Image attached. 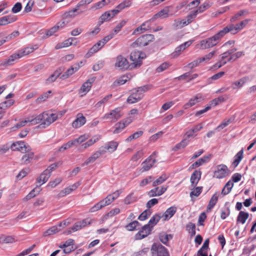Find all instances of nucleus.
Here are the masks:
<instances>
[{
  "instance_id": "obj_1",
  "label": "nucleus",
  "mask_w": 256,
  "mask_h": 256,
  "mask_svg": "<svg viewBox=\"0 0 256 256\" xmlns=\"http://www.w3.org/2000/svg\"><path fill=\"white\" fill-rule=\"evenodd\" d=\"M33 118L35 125L40 124L38 128H46L58 119V115L49 111H46L37 116L33 115Z\"/></svg>"
},
{
  "instance_id": "obj_2",
  "label": "nucleus",
  "mask_w": 256,
  "mask_h": 256,
  "mask_svg": "<svg viewBox=\"0 0 256 256\" xmlns=\"http://www.w3.org/2000/svg\"><path fill=\"white\" fill-rule=\"evenodd\" d=\"M226 34V33L223 28L213 36L200 40L198 44L200 48L206 50L216 46Z\"/></svg>"
},
{
  "instance_id": "obj_3",
  "label": "nucleus",
  "mask_w": 256,
  "mask_h": 256,
  "mask_svg": "<svg viewBox=\"0 0 256 256\" xmlns=\"http://www.w3.org/2000/svg\"><path fill=\"white\" fill-rule=\"evenodd\" d=\"M148 88L147 86L139 87L132 90L130 95L127 98L128 104H134L140 100L144 96V93Z\"/></svg>"
},
{
  "instance_id": "obj_4",
  "label": "nucleus",
  "mask_w": 256,
  "mask_h": 256,
  "mask_svg": "<svg viewBox=\"0 0 256 256\" xmlns=\"http://www.w3.org/2000/svg\"><path fill=\"white\" fill-rule=\"evenodd\" d=\"M250 20L248 19H246L236 25L233 24H228L224 28L226 34L228 32H230L232 34H234L243 29L248 24Z\"/></svg>"
},
{
  "instance_id": "obj_5",
  "label": "nucleus",
  "mask_w": 256,
  "mask_h": 256,
  "mask_svg": "<svg viewBox=\"0 0 256 256\" xmlns=\"http://www.w3.org/2000/svg\"><path fill=\"white\" fill-rule=\"evenodd\" d=\"M154 40L153 34H146L138 38L135 42L132 44L134 48L136 46L143 47L148 45L150 42Z\"/></svg>"
},
{
  "instance_id": "obj_6",
  "label": "nucleus",
  "mask_w": 256,
  "mask_h": 256,
  "mask_svg": "<svg viewBox=\"0 0 256 256\" xmlns=\"http://www.w3.org/2000/svg\"><path fill=\"white\" fill-rule=\"evenodd\" d=\"M122 116V108L118 107L110 110L109 112L104 114L102 118V120H110L112 122H115L121 118Z\"/></svg>"
},
{
  "instance_id": "obj_7",
  "label": "nucleus",
  "mask_w": 256,
  "mask_h": 256,
  "mask_svg": "<svg viewBox=\"0 0 256 256\" xmlns=\"http://www.w3.org/2000/svg\"><path fill=\"white\" fill-rule=\"evenodd\" d=\"M156 152L153 153L147 158L142 164V168L140 170L141 172H144L148 171L155 164L156 160L155 158V156L156 154Z\"/></svg>"
},
{
  "instance_id": "obj_8",
  "label": "nucleus",
  "mask_w": 256,
  "mask_h": 256,
  "mask_svg": "<svg viewBox=\"0 0 256 256\" xmlns=\"http://www.w3.org/2000/svg\"><path fill=\"white\" fill-rule=\"evenodd\" d=\"M146 57V54L141 52L134 51L131 52L130 59L132 62L130 64L131 68H134L137 66H140L142 60Z\"/></svg>"
},
{
  "instance_id": "obj_9",
  "label": "nucleus",
  "mask_w": 256,
  "mask_h": 256,
  "mask_svg": "<svg viewBox=\"0 0 256 256\" xmlns=\"http://www.w3.org/2000/svg\"><path fill=\"white\" fill-rule=\"evenodd\" d=\"M152 256H169L167 249L161 244H154L151 248Z\"/></svg>"
},
{
  "instance_id": "obj_10",
  "label": "nucleus",
  "mask_w": 256,
  "mask_h": 256,
  "mask_svg": "<svg viewBox=\"0 0 256 256\" xmlns=\"http://www.w3.org/2000/svg\"><path fill=\"white\" fill-rule=\"evenodd\" d=\"M92 0H81L78 2L75 8L69 10L66 14V16L74 17L81 14L83 11H80V8L82 6L90 4Z\"/></svg>"
},
{
  "instance_id": "obj_11",
  "label": "nucleus",
  "mask_w": 256,
  "mask_h": 256,
  "mask_svg": "<svg viewBox=\"0 0 256 256\" xmlns=\"http://www.w3.org/2000/svg\"><path fill=\"white\" fill-rule=\"evenodd\" d=\"M12 150L20 151L22 153H26L32 150L30 146L26 144L24 141H18L14 142L10 146Z\"/></svg>"
},
{
  "instance_id": "obj_12",
  "label": "nucleus",
  "mask_w": 256,
  "mask_h": 256,
  "mask_svg": "<svg viewBox=\"0 0 256 256\" xmlns=\"http://www.w3.org/2000/svg\"><path fill=\"white\" fill-rule=\"evenodd\" d=\"M114 66L120 70H127L130 66L129 62L128 60L122 55H118L116 58Z\"/></svg>"
},
{
  "instance_id": "obj_13",
  "label": "nucleus",
  "mask_w": 256,
  "mask_h": 256,
  "mask_svg": "<svg viewBox=\"0 0 256 256\" xmlns=\"http://www.w3.org/2000/svg\"><path fill=\"white\" fill-rule=\"evenodd\" d=\"M118 13L115 8L105 12L99 18L98 22L100 24H102L104 22L110 20Z\"/></svg>"
},
{
  "instance_id": "obj_14",
  "label": "nucleus",
  "mask_w": 256,
  "mask_h": 256,
  "mask_svg": "<svg viewBox=\"0 0 256 256\" xmlns=\"http://www.w3.org/2000/svg\"><path fill=\"white\" fill-rule=\"evenodd\" d=\"M95 81V78H92L84 82L78 90V94L81 96H85L91 89L92 84Z\"/></svg>"
},
{
  "instance_id": "obj_15",
  "label": "nucleus",
  "mask_w": 256,
  "mask_h": 256,
  "mask_svg": "<svg viewBox=\"0 0 256 256\" xmlns=\"http://www.w3.org/2000/svg\"><path fill=\"white\" fill-rule=\"evenodd\" d=\"M168 186H163L161 187H156L148 191L147 193L150 198L158 196L164 194L168 189Z\"/></svg>"
},
{
  "instance_id": "obj_16",
  "label": "nucleus",
  "mask_w": 256,
  "mask_h": 256,
  "mask_svg": "<svg viewBox=\"0 0 256 256\" xmlns=\"http://www.w3.org/2000/svg\"><path fill=\"white\" fill-rule=\"evenodd\" d=\"M118 143L115 141H110L107 142L104 146H101L100 148L104 154L106 152L110 153L116 151L118 148Z\"/></svg>"
},
{
  "instance_id": "obj_17",
  "label": "nucleus",
  "mask_w": 256,
  "mask_h": 256,
  "mask_svg": "<svg viewBox=\"0 0 256 256\" xmlns=\"http://www.w3.org/2000/svg\"><path fill=\"white\" fill-rule=\"evenodd\" d=\"M66 26V23L64 21L58 22L54 26L48 30L46 33V36L44 38H48L54 34V33L61 30Z\"/></svg>"
},
{
  "instance_id": "obj_18",
  "label": "nucleus",
  "mask_w": 256,
  "mask_h": 256,
  "mask_svg": "<svg viewBox=\"0 0 256 256\" xmlns=\"http://www.w3.org/2000/svg\"><path fill=\"white\" fill-rule=\"evenodd\" d=\"M228 171V168L226 165H218L217 166V170L214 172V176L217 178H224Z\"/></svg>"
},
{
  "instance_id": "obj_19",
  "label": "nucleus",
  "mask_w": 256,
  "mask_h": 256,
  "mask_svg": "<svg viewBox=\"0 0 256 256\" xmlns=\"http://www.w3.org/2000/svg\"><path fill=\"white\" fill-rule=\"evenodd\" d=\"M86 118L82 113H78L76 115V118L72 122V126L73 128H78L86 122Z\"/></svg>"
},
{
  "instance_id": "obj_20",
  "label": "nucleus",
  "mask_w": 256,
  "mask_h": 256,
  "mask_svg": "<svg viewBox=\"0 0 256 256\" xmlns=\"http://www.w3.org/2000/svg\"><path fill=\"white\" fill-rule=\"evenodd\" d=\"M152 228L149 226V224H146L142 226L141 230H140L136 235V238L138 240H141L148 236L152 231Z\"/></svg>"
},
{
  "instance_id": "obj_21",
  "label": "nucleus",
  "mask_w": 256,
  "mask_h": 256,
  "mask_svg": "<svg viewBox=\"0 0 256 256\" xmlns=\"http://www.w3.org/2000/svg\"><path fill=\"white\" fill-rule=\"evenodd\" d=\"M202 172L200 170H195L190 176V181L192 187H195L200 180Z\"/></svg>"
},
{
  "instance_id": "obj_22",
  "label": "nucleus",
  "mask_w": 256,
  "mask_h": 256,
  "mask_svg": "<svg viewBox=\"0 0 256 256\" xmlns=\"http://www.w3.org/2000/svg\"><path fill=\"white\" fill-rule=\"evenodd\" d=\"M104 152L100 147L98 150L93 153L89 158H88L84 163L86 164H89L93 163L98 158L102 155L104 154Z\"/></svg>"
},
{
  "instance_id": "obj_23",
  "label": "nucleus",
  "mask_w": 256,
  "mask_h": 256,
  "mask_svg": "<svg viewBox=\"0 0 256 256\" xmlns=\"http://www.w3.org/2000/svg\"><path fill=\"white\" fill-rule=\"evenodd\" d=\"M236 50V48H232L224 52L220 56V60L222 62H224V64H226L228 62L232 60V54L234 53Z\"/></svg>"
},
{
  "instance_id": "obj_24",
  "label": "nucleus",
  "mask_w": 256,
  "mask_h": 256,
  "mask_svg": "<svg viewBox=\"0 0 256 256\" xmlns=\"http://www.w3.org/2000/svg\"><path fill=\"white\" fill-rule=\"evenodd\" d=\"M202 100V94H198L194 96V97L191 98L189 101L185 104L184 106V109H188L193 106L195 105L197 103L200 102Z\"/></svg>"
},
{
  "instance_id": "obj_25",
  "label": "nucleus",
  "mask_w": 256,
  "mask_h": 256,
  "mask_svg": "<svg viewBox=\"0 0 256 256\" xmlns=\"http://www.w3.org/2000/svg\"><path fill=\"white\" fill-rule=\"evenodd\" d=\"M177 210V208L175 206H172L168 208L162 216L163 220H168L176 214Z\"/></svg>"
},
{
  "instance_id": "obj_26",
  "label": "nucleus",
  "mask_w": 256,
  "mask_h": 256,
  "mask_svg": "<svg viewBox=\"0 0 256 256\" xmlns=\"http://www.w3.org/2000/svg\"><path fill=\"white\" fill-rule=\"evenodd\" d=\"M19 54L18 51L12 54L3 62V66H6L14 64L16 60L20 58Z\"/></svg>"
},
{
  "instance_id": "obj_27",
  "label": "nucleus",
  "mask_w": 256,
  "mask_h": 256,
  "mask_svg": "<svg viewBox=\"0 0 256 256\" xmlns=\"http://www.w3.org/2000/svg\"><path fill=\"white\" fill-rule=\"evenodd\" d=\"M170 8H172L170 6H168L164 8L162 10L155 14L152 19L155 20L158 18H166L169 16Z\"/></svg>"
},
{
  "instance_id": "obj_28",
  "label": "nucleus",
  "mask_w": 256,
  "mask_h": 256,
  "mask_svg": "<svg viewBox=\"0 0 256 256\" xmlns=\"http://www.w3.org/2000/svg\"><path fill=\"white\" fill-rule=\"evenodd\" d=\"M150 24L148 21L143 22L140 26L136 28L132 32V34H136L144 33L150 29Z\"/></svg>"
},
{
  "instance_id": "obj_29",
  "label": "nucleus",
  "mask_w": 256,
  "mask_h": 256,
  "mask_svg": "<svg viewBox=\"0 0 256 256\" xmlns=\"http://www.w3.org/2000/svg\"><path fill=\"white\" fill-rule=\"evenodd\" d=\"M132 78L130 74H126L120 76L116 80L113 84L115 86L124 84L128 80H130Z\"/></svg>"
},
{
  "instance_id": "obj_30",
  "label": "nucleus",
  "mask_w": 256,
  "mask_h": 256,
  "mask_svg": "<svg viewBox=\"0 0 256 256\" xmlns=\"http://www.w3.org/2000/svg\"><path fill=\"white\" fill-rule=\"evenodd\" d=\"M38 48L37 46H28L20 50H18V54H20V56L21 58L26 56L32 52L34 50H36Z\"/></svg>"
},
{
  "instance_id": "obj_31",
  "label": "nucleus",
  "mask_w": 256,
  "mask_h": 256,
  "mask_svg": "<svg viewBox=\"0 0 256 256\" xmlns=\"http://www.w3.org/2000/svg\"><path fill=\"white\" fill-rule=\"evenodd\" d=\"M132 2L131 0H124L119 4L116 6L115 8V9L118 14L124 9L130 8L132 6Z\"/></svg>"
},
{
  "instance_id": "obj_32",
  "label": "nucleus",
  "mask_w": 256,
  "mask_h": 256,
  "mask_svg": "<svg viewBox=\"0 0 256 256\" xmlns=\"http://www.w3.org/2000/svg\"><path fill=\"white\" fill-rule=\"evenodd\" d=\"M110 3L108 0H102L94 4L90 7V10L93 11L101 9Z\"/></svg>"
},
{
  "instance_id": "obj_33",
  "label": "nucleus",
  "mask_w": 256,
  "mask_h": 256,
  "mask_svg": "<svg viewBox=\"0 0 256 256\" xmlns=\"http://www.w3.org/2000/svg\"><path fill=\"white\" fill-rule=\"evenodd\" d=\"M28 122L30 123L31 125H35L33 115L29 116H28L24 120H22L20 122L18 123L13 128H20L24 126Z\"/></svg>"
},
{
  "instance_id": "obj_34",
  "label": "nucleus",
  "mask_w": 256,
  "mask_h": 256,
  "mask_svg": "<svg viewBox=\"0 0 256 256\" xmlns=\"http://www.w3.org/2000/svg\"><path fill=\"white\" fill-rule=\"evenodd\" d=\"M209 159V157L207 156H204L198 160H197L196 162L193 163L189 168L190 169H194L196 168L199 167L200 166L203 165L205 163H206Z\"/></svg>"
},
{
  "instance_id": "obj_35",
  "label": "nucleus",
  "mask_w": 256,
  "mask_h": 256,
  "mask_svg": "<svg viewBox=\"0 0 256 256\" xmlns=\"http://www.w3.org/2000/svg\"><path fill=\"white\" fill-rule=\"evenodd\" d=\"M16 20L14 16H6L0 18V26H5L8 24L12 23Z\"/></svg>"
},
{
  "instance_id": "obj_36",
  "label": "nucleus",
  "mask_w": 256,
  "mask_h": 256,
  "mask_svg": "<svg viewBox=\"0 0 256 256\" xmlns=\"http://www.w3.org/2000/svg\"><path fill=\"white\" fill-rule=\"evenodd\" d=\"M100 139V136H95L92 138L88 140L86 142L84 143H83L81 146L84 148V149H86L88 148L91 146H92L96 142L99 140Z\"/></svg>"
},
{
  "instance_id": "obj_37",
  "label": "nucleus",
  "mask_w": 256,
  "mask_h": 256,
  "mask_svg": "<svg viewBox=\"0 0 256 256\" xmlns=\"http://www.w3.org/2000/svg\"><path fill=\"white\" fill-rule=\"evenodd\" d=\"M188 26L184 19L178 18L174 20L172 26L174 29H180Z\"/></svg>"
},
{
  "instance_id": "obj_38",
  "label": "nucleus",
  "mask_w": 256,
  "mask_h": 256,
  "mask_svg": "<svg viewBox=\"0 0 256 256\" xmlns=\"http://www.w3.org/2000/svg\"><path fill=\"white\" fill-rule=\"evenodd\" d=\"M137 200L138 197L134 192H131L124 198V202L126 204H130L136 202Z\"/></svg>"
},
{
  "instance_id": "obj_39",
  "label": "nucleus",
  "mask_w": 256,
  "mask_h": 256,
  "mask_svg": "<svg viewBox=\"0 0 256 256\" xmlns=\"http://www.w3.org/2000/svg\"><path fill=\"white\" fill-rule=\"evenodd\" d=\"M61 230V228H60L58 224L51 226L44 233V236H48L56 234Z\"/></svg>"
},
{
  "instance_id": "obj_40",
  "label": "nucleus",
  "mask_w": 256,
  "mask_h": 256,
  "mask_svg": "<svg viewBox=\"0 0 256 256\" xmlns=\"http://www.w3.org/2000/svg\"><path fill=\"white\" fill-rule=\"evenodd\" d=\"M26 154L22 158V161L24 164H28L33 159L34 153L31 152V150L26 152Z\"/></svg>"
},
{
  "instance_id": "obj_41",
  "label": "nucleus",
  "mask_w": 256,
  "mask_h": 256,
  "mask_svg": "<svg viewBox=\"0 0 256 256\" xmlns=\"http://www.w3.org/2000/svg\"><path fill=\"white\" fill-rule=\"evenodd\" d=\"M50 175L47 171L45 170L40 174V176L37 178L36 181L38 183H42L41 184L46 182L50 177Z\"/></svg>"
},
{
  "instance_id": "obj_42",
  "label": "nucleus",
  "mask_w": 256,
  "mask_h": 256,
  "mask_svg": "<svg viewBox=\"0 0 256 256\" xmlns=\"http://www.w3.org/2000/svg\"><path fill=\"white\" fill-rule=\"evenodd\" d=\"M243 155H244V150L242 149L240 151H239L234 156V160L232 162V164L234 165V167H236L242 160L243 158Z\"/></svg>"
},
{
  "instance_id": "obj_43",
  "label": "nucleus",
  "mask_w": 256,
  "mask_h": 256,
  "mask_svg": "<svg viewBox=\"0 0 256 256\" xmlns=\"http://www.w3.org/2000/svg\"><path fill=\"white\" fill-rule=\"evenodd\" d=\"M212 6V4L208 1L204 2L203 4L200 5L198 8L195 10V12H197L198 14L202 13L210 8Z\"/></svg>"
},
{
  "instance_id": "obj_44",
  "label": "nucleus",
  "mask_w": 256,
  "mask_h": 256,
  "mask_svg": "<svg viewBox=\"0 0 256 256\" xmlns=\"http://www.w3.org/2000/svg\"><path fill=\"white\" fill-rule=\"evenodd\" d=\"M154 180V177L152 176H148L143 179H142L139 184V186L140 188H143L148 184H150L152 182H153V180Z\"/></svg>"
},
{
  "instance_id": "obj_45",
  "label": "nucleus",
  "mask_w": 256,
  "mask_h": 256,
  "mask_svg": "<svg viewBox=\"0 0 256 256\" xmlns=\"http://www.w3.org/2000/svg\"><path fill=\"white\" fill-rule=\"evenodd\" d=\"M202 186L192 187V188H191V192L190 194V198H192L194 196H198L200 194L202 193Z\"/></svg>"
},
{
  "instance_id": "obj_46",
  "label": "nucleus",
  "mask_w": 256,
  "mask_h": 256,
  "mask_svg": "<svg viewBox=\"0 0 256 256\" xmlns=\"http://www.w3.org/2000/svg\"><path fill=\"white\" fill-rule=\"evenodd\" d=\"M198 14H197L196 12H195V10H193L190 12L186 16V18H184L186 24L188 25L192 22L194 20L196 19L197 15Z\"/></svg>"
},
{
  "instance_id": "obj_47",
  "label": "nucleus",
  "mask_w": 256,
  "mask_h": 256,
  "mask_svg": "<svg viewBox=\"0 0 256 256\" xmlns=\"http://www.w3.org/2000/svg\"><path fill=\"white\" fill-rule=\"evenodd\" d=\"M161 218H162V216L160 214H155L150 218L147 224H149V226H150L152 228L160 221Z\"/></svg>"
},
{
  "instance_id": "obj_48",
  "label": "nucleus",
  "mask_w": 256,
  "mask_h": 256,
  "mask_svg": "<svg viewBox=\"0 0 256 256\" xmlns=\"http://www.w3.org/2000/svg\"><path fill=\"white\" fill-rule=\"evenodd\" d=\"M78 70V67L71 66L61 76L60 78L62 79L66 78L72 75L74 72H76Z\"/></svg>"
},
{
  "instance_id": "obj_49",
  "label": "nucleus",
  "mask_w": 256,
  "mask_h": 256,
  "mask_svg": "<svg viewBox=\"0 0 256 256\" xmlns=\"http://www.w3.org/2000/svg\"><path fill=\"white\" fill-rule=\"evenodd\" d=\"M112 94H109L106 96L104 98H102L96 104L95 106L98 108H100L102 106H104L108 102V100L112 98Z\"/></svg>"
},
{
  "instance_id": "obj_50",
  "label": "nucleus",
  "mask_w": 256,
  "mask_h": 256,
  "mask_svg": "<svg viewBox=\"0 0 256 256\" xmlns=\"http://www.w3.org/2000/svg\"><path fill=\"white\" fill-rule=\"evenodd\" d=\"M60 71L56 70L54 74H51L47 79L46 80V82L48 84H50V83H52L54 82L56 78L60 76Z\"/></svg>"
},
{
  "instance_id": "obj_51",
  "label": "nucleus",
  "mask_w": 256,
  "mask_h": 256,
  "mask_svg": "<svg viewBox=\"0 0 256 256\" xmlns=\"http://www.w3.org/2000/svg\"><path fill=\"white\" fill-rule=\"evenodd\" d=\"M218 200V197L216 194H214L211 198L207 207L206 211L208 212L214 207Z\"/></svg>"
},
{
  "instance_id": "obj_52",
  "label": "nucleus",
  "mask_w": 256,
  "mask_h": 256,
  "mask_svg": "<svg viewBox=\"0 0 256 256\" xmlns=\"http://www.w3.org/2000/svg\"><path fill=\"white\" fill-rule=\"evenodd\" d=\"M144 134V132L142 130H139L138 132H136L130 135L128 137L126 140V142H130L133 140L137 139L138 138L140 137Z\"/></svg>"
},
{
  "instance_id": "obj_53",
  "label": "nucleus",
  "mask_w": 256,
  "mask_h": 256,
  "mask_svg": "<svg viewBox=\"0 0 256 256\" xmlns=\"http://www.w3.org/2000/svg\"><path fill=\"white\" fill-rule=\"evenodd\" d=\"M168 178V176L166 174H162L161 176L158 178L156 180H154L152 182V186L155 187L158 185L162 184Z\"/></svg>"
},
{
  "instance_id": "obj_54",
  "label": "nucleus",
  "mask_w": 256,
  "mask_h": 256,
  "mask_svg": "<svg viewBox=\"0 0 256 256\" xmlns=\"http://www.w3.org/2000/svg\"><path fill=\"white\" fill-rule=\"evenodd\" d=\"M248 217V214L243 211H240L237 218V221L244 224Z\"/></svg>"
},
{
  "instance_id": "obj_55",
  "label": "nucleus",
  "mask_w": 256,
  "mask_h": 256,
  "mask_svg": "<svg viewBox=\"0 0 256 256\" xmlns=\"http://www.w3.org/2000/svg\"><path fill=\"white\" fill-rule=\"evenodd\" d=\"M14 100L12 99L5 100L4 102H3L0 104V108L6 110L8 108H9L12 106L14 104Z\"/></svg>"
},
{
  "instance_id": "obj_56",
  "label": "nucleus",
  "mask_w": 256,
  "mask_h": 256,
  "mask_svg": "<svg viewBox=\"0 0 256 256\" xmlns=\"http://www.w3.org/2000/svg\"><path fill=\"white\" fill-rule=\"evenodd\" d=\"M52 93L51 90H48L47 92L42 94L38 98H37L36 102V103H41L44 102L50 96V94Z\"/></svg>"
},
{
  "instance_id": "obj_57",
  "label": "nucleus",
  "mask_w": 256,
  "mask_h": 256,
  "mask_svg": "<svg viewBox=\"0 0 256 256\" xmlns=\"http://www.w3.org/2000/svg\"><path fill=\"white\" fill-rule=\"evenodd\" d=\"M42 190V189L40 187H36L34 188L26 196V198L27 200H30L38 194Z\"/></svg>"
},
{
  "instance_id": "obj_58",
  "label": "nucleus",
  "mask_w": 256,
  "mask_h": 256,
  "mask_svg": "<svg viewBox=\"0 0 256 256\" xmlns=\"http://www.w3.org/2000/svg\"><path fill=\"white\" fill-rule=\"evenodd\" d=\"M249 14V12L246 10H242L238 12L233 17L230 18L231 22H234L240 16L246 15Z\"/></svg>"
},
{
  "instance_id": "obj_59",
  "label": "nucleus",
  "mask_w": 256,
  "mask_h": 256,
  "mask_svg": "<svg viewBox=\"0 0 256 256\" xmlns=\"http://www.w3.org/2000/svg\"><path fill=\"white\" fill-rule=\"evenodd\" d=\"M189 143V140L187 138H185L182 140L180 142L176 144L174 148V150H177L179 149L185 148Z\"/></svg>"
},
{
  "instance_id": "obj_60",
  "label": "nucleus",
  "mask_w": 256,
  "mask_h": 256,
  "mask_svg": "<svg viewBox=\"0 0 256 256\" xmlns=\"http://www.w3.org/2000/svg\"><path fill=\"white\" fill-rule=\"evenodd\" d=\"M88 136L86 134L81 135L78 138L72 140L74 146L82 144L88 139Z\"/></svg>"
},
{
  "instance_id": "obj_61",
  "label": "nucleus",
  "mask_w": 256,
  "mask_h": 256,
  "mask_svg": "<svg viewBox=\"0 0 256 256\" xmlns=\"http://www.w3.org/2000/svg\"><path fill=\"white\" fill-rule=\"evenodd\" d=\"M216 54V50H214L204 56V57L200 58L202 62H207L209 61L215 56Z\"/></svg>"
},
{
  "instance_id": "obj_62",
  "label": "nucleus",
  "mask_w": 256,
  "mask_h": 256,
  "mask_svg": "<svg viewBox=\"0 0 256 256\" xmlns=\"http://www.w3.org/2000/svg\"><path fill=\"white\" fill-rule=\"evenodd\" d=\"M124 128L125 126H124V124L120 121L115 124V128L113 131V134H118Z\"/></svg>"
},
{
  "instance_id": "obj_63",
  "label": "nucleus",
  "mask_w": 256,
  "mask_h": 256,
  "mask_svg": "<svg viewBox=\"0 0 256 256\" xmlns=\"http://www.w3.org/2000/svg\"><path fill=\"white\" fill-rule=\"evenodd\" d=\"M82 229L80 227V225L78 224V222H76L74 225L72 227L69 228L65 232V234H71L72 232H74L78 231Z\"/></svg>"
},
{
  "instance_id": "obj_64",
  "label": "nucleus",
  "mask_w": 256,
  "mask_h": 256,
  "mask_svg": "<svg viewBox=\"0 0 256 256\" xmlns=\"http://www.w3.org/2000/svg\"><path fill=\"white\" fill-rule=\"evenodd\" d=\"M151 210H144L138 217V219L140 220H144L148 218L151 214Z\"/></svg>"
}]
</instances>
